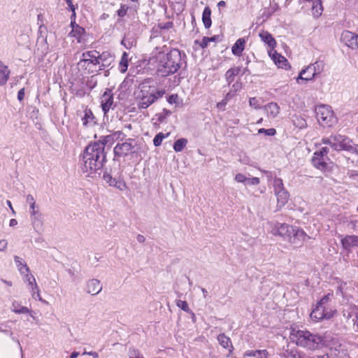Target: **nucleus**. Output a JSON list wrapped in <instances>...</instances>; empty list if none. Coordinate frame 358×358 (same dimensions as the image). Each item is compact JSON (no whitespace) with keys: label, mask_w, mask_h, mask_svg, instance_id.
<instances>
[{"label":"nucleus","mask_w":358,"mask_h":358,"mask_svg":"<svg viewBox=\"0 0 358 358\" xmlns=\"http://www.w3.org/2000/svg\"><path fill=\"white\" fill-rule=\"evenodd\" d=\"M156 47L152 52L150 62L156 63L157 72L162 77H166L176 73L182 65L181 52L173 48L166 54L164 53V48Z\"/></svg>","instance_id":"f257e3e1"},{"label":"nucleus","mask_w":358,"mask_h":358,"mask_svg":"<svg viewBox=\"0 0 358 358\" xmlns=\"http://www.w3.org/2000/svg\"><path fill=\"white\" fill-rule=\"evenodd\" d=\"M136 141L133 138H128L124 143H117L113 149L115 157H125L129 154H134L136 152Z\"/></svg>","instance_id":"0eeeda50"},{"label":"nucleus","mask_w":358,"mask_h":358,"mask_svg":"<svg viewBox=\"0 0 358 358\" xmlns=\"http://www.w3.org/2000/svg\"><path fill=\"white\" fill-rule=\"evenodd\" d=\"M99 52L96 50L85 52L83 53L82 59L80 60L78 64L81 66H84L86 63H90L93 65L99 64Z\"/></svg>","instance_id":"9b49d317"},{"label":"nucleus","mask_w":358,"mask_h":358,"mask_svg":"<svg viewBox=\"0 0 358 358\" xmlns=\"http://www.w3.org/2000/svg\"><path fill=\"white\" fill-rule=\"evenodd\" d=\"M121 44L123 45L127 49H131L133 46L136 45V41L133 37H124L122 40Z\"/></svg>","instance_id":"ea45409f"},{"label":"nucleus","mask_w":358,"mask_h":358,"mask_svg":"<svg viewBox=\"0 0 358 358\" xmlns=\"http://www.w3.org/2000/svg\"><path fill=\"white\" fill-rule=\"evenodd\" d=\"M259 36L261 38L262 41H264L266 44L268 45L269 48H271V50L275 51L274 48L276 46V41L270 33H268V31H262L259 33Z\"/></svg>","instance_id":"412c9836"},{"label":"nucleus","mask_w":358,"mask_h":358,"mask_svg":"<svg viewBox=\"0 0 358 358\" xmlns=\"http://www.w3.org/2000/svg\"><path fill=\"white\" fill-rule=\"evenodd\" d=\"M259 178L257 177L248 178L245 185H257L259 183Z\"/></svg>","instance_id":"4d7b16f0"},{"label":"nucleus","mask_w":358,"mask_h":358,"mask_svg":"<svg viewBox=\"0 0 358 358\" xmlns=\"http://www.w3.org/2000/svg\"><path fill=\"white\" fill-rule=\"evenodd\" d=\"M349 225H350L351 228L354 230L358 229V220H351Z\"/></svg>","instance_id":"774afa93"},{"label":"nucleus","mask_w":358,"mask_h":358,"mask_svg":"<svg viewBox=\"0 0 358 358\" xmlns=\"http://www.w3.org/2000/svg\"><path fill=\"white\" fill-rule=\"evenodd\" d=\"M159 27L161 29H169L172 28V27H173V22H165V23H160V24H159Z\"/></svg>","instance_id":"e2e57ef3"},{"label":"nucleus","mask_w":358,"mask_h":358,"mask_svg":"<svg viewBox=\"0 0 358 358\" xmlns=\"http://www.w3.org/2000/svg\"><path fill=\"white\" fill-rule=\"evenodd\" d=\"M289 338L297 345L310 350L318 349L323 342V338L321 336L303 330H293L290 334Z\"/></svg>","instance_id":"7ed1b4c3"},{"label":"nucleus","mask_w":358,"mask_h":358,"mask_svg":"<svg viewBox=\"0 0 358 358\" xmlns=\"http://www.w3.org/2000/svg\"><path fill=\"white\" fill-rule=\"evenodd\" d=\"M208 43H209L208 37L205 36L202 38V41L200 43V46L202 48H205L208 46Z\"/></svg>","instance_id":"69168bd1"},{"label":"nucleus","mask_w":358,"mask_h":358,"mask_svg":"<svg viewBox=\"0 0 358 358\" xmlns=\"http://www.w3.org/2000/svg\"><path fill=\"white\" fill-rule=\"evenodd\" d=\"M13 311L18 314L29 313L31 312L28 308L21 306L16 301L13 303Z\"/></svg>","instance_id":"e433bc0d"},{"label":"nucleus","mask_w":358,"mask_h":358,"mask_svg":"<svg viewBox=\"0 0 358 358\" xmlns=\"http://www.w3.org/2000/svg\"><path fill=\"white\" fill-rule=\"evenodd\" d=\"M315 113L319 123L322 126L331 127L335 122L334 113L329 106L321 105L316 107Z\"/></svg>","instance_id":"423d86ee"},{"label":"nucleus","mask_w":358,"mask_h":358,"mask_svg":"<svg viewBox=\"0 0 358 358\" xmlns=\"http://www.w3.org/2000/svg\"><path fill=\"white\" fill-rule=\"evenodd\" d=\"M31 222L36 231L39 232L42 230L43 221L42 214L40 212L31 215Z\"/></svg>","instance_id":"aec40b11"},{"label":"nucleus","mask_w":358,"mask_h":358,"mask_svg":"<svg viewBox=\"0 0 358 358\" xmlns=\"http://www.w3.org/2000/svg\"><path fill=\"white\" fill-rule=\"evenodd\" d=\"M242 88V83L239 81H236L235 83L232 85L231 87V90L236 94V93L241 90Z\"/></svg>","instance_id":"5fc2aeb1"},{"label":"nucleus","mask_w":358,"mask_h":358,"mask_svg":"<svg viewBox=\"0 0 358 358\" xmlns=\"http://www.w3.org/2000/svg\"><path fill=\"white\" fill-rule=\"evenodd\" d=\"M26 278L29 282V285L31 287L32 290L38 289V285L36 282V280L34 275L27 274L26 275Z\"/></svg>","instance_id":"de8ad7c7"},{"label":"nucleus","mask_w":358,"mask_h":358,"mask_svg":"<svg viewBox=\"0 0 358 358\" xmlns=\"http://www.w3.org/2000/svg\"><path fill=\"white\" fill-rule=\"evenodd\" d=\"M85 34V30L83 27L76 25V27H73L70 34L77 38L78 42H81L83 39V36Z\"/></svg>","instance_id":"473e14b6"},{"label":"nucleus","mask_w":358,"mask_h":358,"mask_svg":"<svg viewBox=\"0 0 358 358\" xmlns=\"http://www.w3.org/2000/svg\"><path fill=\"white\" fill-rule=\"evenodd\" d=\"M26 201L30 207V215L36 214V213L39 212L38 207L36 205L35 199L31 194L27 196Z\"/></svg>","instance_id":"f704fd0d"},{"label":"nucleus","mask_w":358,"mask_h":358,"mask_svg":"<svg viewBox=\"0 0 358 358\" xmlns=\"http://www.w3.org/2000/svg\"><path fill=\"white\" fill-rule=\"evenodd\" d=\"M103 178L111 187H114V183L117 180L116 178H113L112 176L108 173H104Z\"/></svg>","instance_id":"49530a36"},{"label":"nucleus","mask_w":358,"mask_h":358,"mask_svg":"<svg viewBox=\"0 0 358 358\" xmlns=\"http://www.w3.org/2000/svg\"><path fill=\"white\" fill-rule=\"evenodd\" d=\"M283 354L287 358H302L301 354L295 348L286 349Z\"/></svg>","instance_id":"4c0bfd02"},{"label":"nucleus","mask_w":358,"mask_h":358,"mask_svg":"<svg viewBox=\"0 0 358 358\" xmlns=\"http://www.w3.org/2000/svg\"><path fill=\"white\" fill-rule=\"evenodd\" d=\"M114 187L118 189L120 191H124L127 189V186L124 181L122 180H117L114 183Z\"/></svg>","instance_id":"8fccbe9b"},{"label":"nucleus","mask_w":358,"mask_h":358,"mask_svg":"<svg viewBox=\"0 0 358 358\" xmlns=\"http://www.w3.org/2000/svg\"><path fill=\"white\" fill-rule=\"evenodd\" d=\"M247 179H248V178L242 173H238L235 176V180L238 182H242V183H244L245 185L246 184Z\"/></svg>","instance_id":"6e6d98bb"},{"label":"nucleus","mask_w":358,"mask_h":358,"mask_svg":"<svg viewBox=\"0 0 358 358\" xmlns=\"http://www.w3.org/2000/svg\"><path fill=\"white\" fill-rule=\"evenodd\" d=\"M324 68V63L323 61H316L300 72L297 78V83H301L300 80L305 81V83L312 80L317 74H320L323 71Z\"/></svg>","instance_id":"39448f33"},{"label":"nucleus","mask_w":358,"mask_h":358,"mask_svg":"<svg viewBox=\"0 0 358 358\" xmlns=\"http://www.w3.org/2000/svg\"><path fill=\"white\" fill-rule=\"evenodd\" d=\"M235 96V94L230 90L226 94L225 98L222 100V103L227 104V101Z\"/></svg>","instance_id":"680f3d73"},{"label":"nucleus","mask_w":358,"mask_h":358,"mask_svg":"<svg viewBox=\"0 0 358 358\" xmlns=\"http://www.w3.org/2000/svg\"><path fill=\"white\" fill-rule=\"evenodd\" d=\"M258 133L259 134L264 133L267 136H273L276 134V131L273 128H271V129H268L262 128V129H259Z\"/></svg>","instance_id":"603ef678"},{"label":"nucleus","mask_w":358,"mask_h":358,"mask_svg":"<svg viewBox=\"0 0 358 358\" xmlns=\"http://www.w3.org/2000/svg\"><path fill=\"white\" fill-rule=\"evenodd\" d=\"M273 188H274V192L276 193L278 192H280L281 190L285 189L284 187V185L282 182V180L279 178H275L273 180Z\"/></svg>","instance_id":"a19ab883"},{"label":"nucleus","mask_w":358,"mask_h":358,"mask_svg":"<svg viewBox=\"0 0 358 358\" xmlns=\"http://www.w3.org/2000/svg\"><path fill=\"white\" fill-rule=\"evenodd\" d=\"M354 327L358 330V310L355 313V317L352 320Z\"/></svg>","instance_id":"338daca9"},{"label":"nucleus","mask_w":358,"mask_h":358,"mask_svg":"<svg viewBox=\"0 0 358 358\" xmlns=\"http://www.w3.org/2000/svg\"><path fill=\"white\" fill-rule=\"evenodd\" d=\"M187 139L185 138L178 139L173 144V150L176 152H182L184 148L187 145Z\"/></svg>","instance_id":"c9c22d12"},{"label":"nucleus","mask_w":358,"mask_h":358,"mask_svg":"<svg viewBox=\"0 0 358 358\" xmlns=\"http://www.w3.org/2000/svg\"><path fill=\"white\" fill-rule=\"evenodd\" d=\"M341 244L344 249L350 251L352 247L358 245V236L348 235L341 240Z\"/></svg>","instance_id":"f3484780"},{"label":"nucleus","mask_w":358,"mask_h":358,"mask_svg":"<svg viewBox=\"0 0 358 358\" xmlns=\"http://www.w3.org/2000/svg\"><path fill=\"white\" fill-rule=\"evenodd\" d=\"M240 72V67L231 68L226 72L224 77L229 86L234 82L235 76L238 75Z\"/></svg>","instance_id":"cd10ccee"},{"label":"nucleus","mask_w":358,"mask_h":358,"mask_svg":"<svg viewBox=\"0 0 358 358\" xmlns=\"http://www.w3.org/2000/svg\"><path fill=\"white\" fill-rule=\"evenodd\" d=\"M310 237L305 233V231L299 227H293V231L288 238L287 241L290 243L295 244L296 245H301L304 241Z\"/></svg>","instance_id":"6e6552de"},{"label":"nucleus","mask_w":358,"mask_h":358,"mask_svg":"<svg viewBox=\"0 0 358 358\" xmlns=\"http://www.w3.org/2000/svg\"><path fill=\"white\" fill-rule=\"evenodd\" d=\"M129 8V7L127 5L121 4L120 9L117 11V15L120 17H124Z\"/></svg>","instance_id":"3c124183"},{"label":"nucleus","mask_w":358,"mask_h":358,"mask_svg":"<svg viewBox=\"0 0 358 358\" xmlns=\"http://www.w3.org/2000/svg\"><path fill=\"white\" fill-rule=\"evenodd\" d=\"M326 160L327 159L324 157H320L319 156L314 155L311 161L314 167L319 170L324 171L327 168V163Z\"/></svg>","instance_id":"4be33fe9"},{"label":"nucleus","mask_w":358,"mask_h":358,"mask_svg":"<svg viewBox=\"0 0 358 358\" xmlns=\"http://www.w3.org/2000/svg\"><path fill=\"white\" fill-rule=\"evenodd\" d=\"M293 227H294L289 226L287 224L276 222L274 224L272 233L273 235H278L287 241L289 235L291 234V231H293Z\"/></svg>","instance_id":"1a4fd4ad"},{"label":"nucleus","mask_w":358,"mask_h":358,"mask_svg":"<svg viewBox=\"0 0 358 358\" xmlns=\"http://www.w3.org/2000/svg\"><path fill=\"white\" fill-rule=\"evenodd\" d=\"M31 222L36 231L39 232L42 230L43 221L42 214L40 212L31 215Z\"/></svg>","instance_id":"6ab92c4d"},{"label":"nucleus","mask_w":358,"mask_h":358,"mask_svg":"<svg viewBox=\"0 0 358 358\" xmlns=\"http://www.w3.org/2000/svg\"><path fill=\"white\" fill-rule=\"evenodd\" d=\"M129 358H144L138 350L133 349L129 351Z\"/></svg>","instance_id":"864d4df0"},{"label":"nucleus","mask_w":358,"mask_h":358,"mask_svg":"<svg viewBox=\"0 0 358 358\" xmlns=\"http://www.w3.org/2000/svg\"><path fill=\"white\" fill-rule=\"evenodd\" d=\"M10 73V71L8 67L0 61V85H3L6 83L9 78Z\"/></svg>","instance_id":"393cba45"},{"label":"nucleus","mask_w":358,"mask_h":358,"mask_svg":"<svg viewBox=\"0 0 358 358\" xmlns=\"http://www.w3.org/2000/svg\"><path fill=\"white\" fill-rule=\"evenodd\" d=\"M245 356L255 357L257 358H267L268 352L266 350H248L245 352Z\"/></svg>","instance_id":"72a5a7b5"},{"label":"nucleus","mask_w":358,"mask_h":358,"mask_svg":"<svg viewBox=\"0 0 358 358\" xmlns=\"http://www.w3.org/2000/svg\"><path fill=\"white\" fill-rule=\"evenodd\" d=\"M275 194L277 197L278 206L281 208L287 203L289 194L286 189L278 192Z\"/></svg>","instance_id":"a878e982"},{"label":"nucleus","mask_w":358,"mask_h":358,"mask_svg":"<svg viewBox=\"0 0 358 358\" xmlns=\"http://www.w3.org/2000/svg\"><path fill=\"white\" fill-rule=\"evenodd\" d=\"M267 115L273 118L275 117L280 113V107L276 103H269L264 106Z\"/></svg>","instance_id":"bb28decb"},{"label":"nucleus","mask_w":358,"mask_h":358,"mask_svg":"<svg viewBox=\"0 0 358 358\" xmlns=\"http://www.w3.org/2000/svg\"><path fill=\"white\" fill-rule=\"evenodd\" d=\"M329 148L327 147L322 148L320 150L316 151L315 155L319 156L320 157H324L326 159H329L327 154L329 153Z\"/></svg>","instance_id":"09e8293b"},{"label":"nucleus","mask_w":358,"mask_h":358,"mask_svg":"<svg viewBox=\"0 0 358 358\" xmlns=\"http://www.w3.org/2000/svg\"><path fill=\"white\" fill-rule=\"evenodd\" d=\"M99 63H101V66L104 69L108 67L111 63L114 61L113 57L108 52H103L102 54L99 55Z\"/></svg>","instance_id":"b1692460"},{"label":"nucleus","mask_w":358,"mask_h":358,"mask_svg":"<svg viewBox=\"0 0 358 358\" xmlns=\"http://www.w3.org/2000/svg\"><path fill=\"white\" fill-rule=\"evenodd\" d=\"M332 296L333 294H327V295L323 296L317 303L322 306H324V304L327 303L331 299Z\"/></svg>","instance_id":"bf43d9fd"},{"label":"nucleus","mask_w":358,"mask_h":358,"mask_svg":"<svg viewBox=\"0 0 358 358\" xmlns=\"http://www.w3.org/2000/svg\"><path fill=\"white\" fill-rule=\"evenodd\" d=\"M102 290V285L100 280L92 278L86 282V292L92 296L96 295Z\"/></svg>","instance_id":"ddd939ff"},{"label":"nucleus","mask_w":358,"mask_h":358,"mask_svg":"<svg viewBox=\"0 0 358 358\" xmlns=\"http://www.w3.org/2000/svg\"><path fill=\"white\" fill-rule=\"evenodd\" d=\"M168 135H169V134H167L166 135H164L162 132L157 134L153 139L154 145L156 147L161 145L163 139L165 138Z\"/></svg>","instance_id":"c03bdc74"},{"label":"nucleus","mask_w":358,"mask_h":358,"mask_svg":"<svg viewBox=\"0 0 358 358\" xmlns=\"http://www.w3.org/2000/svg\"><path fill=\"white\" fill-rule=\"evenodd\" d=\"M178 99V94H171L168 96L167 101L171 104L177 103Z\"/></svg>","instance_id":"052dcab7"},{"label":"nucleus","mask_w":358,"mask_h":358,"mask_svg":"<svg viewBox=\"0 0 358 358\" xmlns=\"http://www.w3.org/2000/svg\"><path fill=\"white\" fill-rule=\"evenodd\" d=\"M151 94L154 95L156 97V101L164 96L165 94V90H157L155 93H150Z\"/></svg>","instance_id":"0e129e2a"},{"label":"nucleus","mask_w":358,"mask_h":358,"mask_svg":"<svg viewBox=\"0 0 358 358\" xmlns=\"http://www.w3.org/2000/svg\"><path fill=\"white\" fill-rule=\"evenodd\" d=\"M14 260H15V262L17 266L19 268V270H20V271L21 273L24 272L22 271V268H24L27 272L29 271V267L27 266L26 264H23L22 259L20 257L15 256L14 257Z\"/></svg>","instance_id":"79ce46f5"},{"label":"nucleus","mask_w":358,"mask_h":358,"mask_svg":"<svg viewBox=\"0 0 358 358\" xmlns=\"http://www.w3.org/2000/svg\"><path fill=\"white\" fill-rule=\"evenodd\" d=\"M311 10L312 13L315 17H318L322 15L323 11V8L322 5L321 0H315L313 3H311Z\"/></svg>","instance_id":"2f4dec72"},{"label":"nucleus","mask_w":358,"mask_h":358,"mask_svg":"<svg viewBox=\"0 0 358 358\" xmlns=\"http://www.w3.org/2000/svg\"><path fill=\"white\" fill-rule=\"evenodd\" d=\"M176 305L178 307L181 308L185 312L188 313H192L193 315H194V313H192V311L189 308V306H188V303H187V301L178 299L176 301Z\"/></svg>","instance_id":"37998d69"},{"label":"nucleus","mask_w":358,"mask_h":358,"mask_svg":"<svg viewBox=\"0 0 358 358\" xmlns=\"http://www.w3.org/2000/svg\"><path fill=\"white\" fill-rule=\"evenodd\" d=\"M268 55L278 68L285 69L290 68L287 59L285 57L278 54L276 51L269 50Z\"/></svg>","instance_id":"4468645a"},{"label":"nucleus","mask_w":358,"mask_h":358,"mask_svg":"<svg viewBox=\"0 0 358 358\" xmlns=\"http://www.w3.org/2000/svg\"><path fill=\"white\" fill-rule=\"evenodd\" d=\"M101 108L106 115L113 105V94L112 90L106 89L101 96Z\"/></svg>","instance_id":"f8f14e48"},{"label":"nucleus","mask_w":358,"mask_h":358,"mask_svg":"<svg viewBox=\"0 0 358 358\" xmlns=\"http://www.w3.org/2000/svg\"><path fill=\"white\" fill-rule=\"evenodd\" d=\"M249 104L251 107H253L256 109L259 108V100L255 97L250 98Z\"/></svg>","instance_id":"13d9d810"},{"label":"nucleus","mask_w":358,"mask_h":358,"mask_svg":"<svg viewBox=\"0 0 358 358\" xmlns=\"http://www.w3.org/2000/svg\"><path fill=\"white\" fill-rule=\"evenodd\" d=\"M211 10L208 6H206L202 14V21L205 28L208 29L210 27L212 21H211Z\"/></svg>","instance_id":"7c9ffc66"},{"label":"nucleus","mask_w":358,"mask_h":358,"mask_svg":"<svg viewBox=\"0 0 358 358\" xmlns=\"http://www.w3.org/2000/svg\"><path fill=\"white\" fill-rule=\"evenodd\" d=\"M217 341L222 347L229 350V353L227 355V357H230L234 350V347L230 338L222 333L217 336Z\"/></svg>","instance_id":"2eb2a0df"},{"label":"nucleus","mask_w":358,"mask_h":358,"mask_svg":"<svg viewBox=\"0 0 358 358\" xmlns=\"http://www.w3.org/2000/svg\"><path fill=\"white\" fill-rule=\"evenodd\" d=\"M245 42V38H238L231 48L232 53L234 55L240 56L244 50Z\"/></svg>","instance_id":"5701e85b"},{"label":"nucleus","mask_w":358,"mask_h":358,"mask_svg":"<svg viewBox=\"0 0 358 358\" xmlns=\"http://www.w3.org/2000/svg\"><path fill=\"white\" fill-rule=\"evenodd\" d=\"M115 140L114 138V136H113L112 134H110V135H108V136H101L98 141L93 142V143L94 144H98V143L102 144L103 152H105V147L106 145H108V146L112 145L113 143L115 142Z\"/></svg>","instance_id":"c85d7f7f"},{"label":"nucleus","mask_w":358,"mask_h":358,"mask_svg":"<svg viewBox=\"0 0 358 358\" xmlns=\"http://www.w3.org/2000/svg\"><path fill=\"white\" fill-rule=\"evenodd\" d=\"M155 101L156 97L150 93L147 92L145 94H143L140 98L138 102V107L139 108L145 109Z\"/></svg>","instance_id":"dca6fc26"},{"label":"nucleus","mask_w":358,"mask_h":358,"mask_svg":"<svg viewBox=\"0 0 358 358\" xmlns=\"http://www.w3.org/2000/svg\"><path fill=\"white\" fill-rule=\"evenodd\" d=\"M171 114V112L169 110L164 108L162 112L158 113L157 115V120L159 122H163L165 119Z\"/></svg>","instance_id":"a18cd8bd"},{"label":"nucleus","mask_w":358,"mask_h":358,"mask_svg":"<svg viewBox=\"0 0 358 358\" xmlns=\"http://www.w3.org/2000/svg\"><path fill=\"white\" fill-rule=\"evenodd\" d=\"M106 162V152H103L102 144L91 143L85 149L82 155L81 169L86 176L101 170Z\"/></svg>","instance_id":"f03ea898"},{"label":"nucleus","mask_w":358,"mask_h":358,"mask_svg":"<svg viewBox=\"0 0 358 358\" xmlns=\"http://www.w3.org/2000/svg\"><path fill=\"white\" fill-rule=\"evenodd\" d=\"M341 41L350 48H358V35L350 31H344L341 34Z\"/></svg>","instance_id":"9d476101"},{"label":"nucleus","mask_w":358,"mask_h":358,"mask_svg":"<svg viewBox=\"0 0 358 358\" xmlns=\"http://www.w3.org/2000/svg\"><path fill=\"white\" fill-rule=\"evenodd\" d=\"M128 54L127 52H124L122 55L121 60L120 62V70L122 73H125L128 68Z\"/></svg>","instance_id":"58836bf2"},{"label":"nucleus","mask_w":358,"mask_h":358,"mask_svg":"<svg viewBox=\"0 0 358 358\" xmlns=\"http://www.w3.org/2000/svg\"><path fill=\"white\" fill-rule=\"evenodd\" d=\"M325 306L317 303L316 307L310 313V317L313 320L318 322L321 320L324 319L325 315Z\"/></svg>","instance_id":"a211bd4d"},{"label":"nucleus","mask_w":358,"mask_h":358,"mask_svg":"<svg viewBox=\"0 0 358 358\" xmlns=\"http://www.w3.org/2000/svg\"><path fill=\"white\" fill-rule=\"evenodd\" d=\"M84 113V117H82L83 124L85 127H89L94 124V117L91 110L85 109Z\"/></svg>","instance_id":"c756f323"},{"label":"nucleus","mask_w":358,"mask_h":358,"mask_svg":"<svg viewBox=\"0 0 358 358\" xmlns=\"http://www.w3.org/2000/svg\"><path fill=\"white\" fill-rule=\"evenodd\" d=\"M322 143L323 144L329 145L334 150H345L350 152H352L356 145L353 144L352 141L348 137L341 134L324 137L322 138Z\"/></svg>","instance_id":"20e7f679"}]
</instances>
